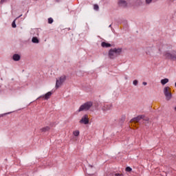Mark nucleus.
I'll use <instances>...</instances> for the list:
<instances>
[{
    "instance_id": "obj_16",
    "label": "nucleus",
    "mask_w": 176,
    "mask_h": 176,
    "mask_svg": "<svg viewBox=\"0 0 176 176\" xmlns=\"http://www.w3.org/2000/svg\"><path fill=\"white\" fill-rule=\"evenodd\" d=\"M79 134H80L79 131H74L73 132V135H74L75 137H78Z\"/></svg>"
},
{
    "instance_id": "obj_25",
    "label": "nucleus",
    "mask_w": 176,
    "mask_h": 176,
    "mask_svg": "<svg viewBox=\"0 0 176 176\" xmlns=\"http://www.w3.org/2000/svg\"><path fill=\"white\" fill-rule=\"evenodd\" d=\"M142 84L144 85V86H146L147 85L146 82H143Z\"/></svg>"
},
{
    "instance_id": "obj_7",
    "label": "nucleus",
    "mask_w": 176,
    "mask_h": 176,
    "mask_svg": "<svg viewBox=\"0 0 176 176\" xmlns=\"http://www.w3.org/2000/svg\"><path fill=\"white\" fill-rule=\"evenodd\" d=\"M146 54L148 56H151L153 53V47H146L145 48Z\"/></svg>"
},
{
    "instance_id": "obj_14",
    "label": "nucleus",
    "mask_w": 176,
    "mask_h": 176,
    "mask_svg": "<svg viewBox=\"0 0 176 176\" xmlns=\"http://www.w3.org/2000/svg\"><path fill=\"white\" fill-rule=\"evenodd\" d=\"M49 130H50V127L49 126H45L41 129V131H43V133H46V131H49Z\"/></svg>"
},
{
    "instance_id": "obj_6",
    "label": "nucleus",
    "mask_w": 176,
    "mask_h": 176,
    "mask_svg": "<svg viewBox=\"0 0 176 176\" xmlns=\"http://www.w3.org/2000/svg\"><path fill=\"white\" fill-rule=\"evenodd\" d=\"M79 123L81 124H89V116L87 114L84 115L79 121Z\"/></svg>"
},
{
    "instance_id": "obj_24",
    "label": "nucleus",
    "mask_w": 176,
    "mask_h": 176,
    "mask_svg": "<svg viewBox=\"0 0 176 176\" xmlns=\"http://www.w3.org/2000/svg\"><path fill=\"white\" fill-rule=\"evenodd\" d=\"M7 0H1L0 3H3V2H6Z\"/></svg>"
},
{
    "instance_id": "obj_3",
    "label": "nucleus",
    "mask_w": 176,
    "mask_h": 176,
    "mask_svg": "<svg viewBox=\"0 0 176 176\" xmlns=\"http://www.w3.org/2000/svg\"><path fill=\"white\" fill-rule=\"evenodd\" d=\"M65 80H67V76L65 75H63L60 77L58 78L56 81V89L61 87V86H63V84L64 83V82H65Z\"/></svg>"
},
{
    "instance_id": "obj_4",
    "label": "nucleus",
    "mask_w": 176,
    "mask_h": 176,
    "mask_svg": "<svg viewBox=\"0 0 176 176\" xmlns=\"http://www.w3.org/2000/svg\"><path fill=\"white\" fill-rule=\"evenodd\" d=\"M165 56L168 60H171L172 61H176V51L173 50L172 52H166L165 54Z\"/></svg>"
},
{
    "instance_id": "obj_23",
    "label": "nucleus",
    "mask_w": 176,
    "mask_h": 176,
    "mask_svg": "<svg viewBox=\"0 0 176 176\" xmlns=\"http://www.w3.org/2000/svg\"><path fill=\"white\" fill-rule=\"evenodd\" d=\"M152 2V0H146V3H151Z\"/></svg>"
},
{
    "instance_id": "obj_17",
    "label": "nucleus",
    "mask_w": 176,
    "mask_h": 176,
    "mask_svg": "<svg viewBox=\"0 0 176 176\" xmlns=\"http://www.w3.org/2000/svg\"><path fill=\"white\" fill-rule=\"evenodd\" d=\"M12 28H16V20L13 21L12 23Z\"/></svg>"
},
{
    "instance_id": "obj_26",
    "label": "nucleus",
    "mask_w": 176,
    "mask_h": 176,
    "mask_svg": "<svg viewBox=\"0 0 176 176\" xmlns=\"http://www.w3.org/2000/svg\"><path fill=\"white\" fill-rule=\"evenodd\" d=\"M115 175H116V176H121L122 175H120V174H119V173H116Z\"/></svg>"
},
{
    "instance_id": "obj_13",
    "label": "nucleus",
    "mask_w": 176,
    "mask_h": 176,
    "mask_svg": "<svg viewBox=\"0 0 176 176\" xmlns=\"http://www.w3.org/2000/svg\"><path fill=\"white\" fill-rule=\"evenodd\" d=\"M161 83L163 85H166V83H168V78H164L161 80Z\"/></svg>"
},
{
    "instance_id": "obj_21",
    "label": "nucleus",
    "mask_w": 176,
    "mask_h": 176,
    "mask_svg": "<svg viewBox=\"0 0 176 176\" xmlns=\"http://www.w3.org/2000/svg\"><path fill=\"white\" fill-rule=\"evenodd\" d=\"M131 170H132L131 168L129 166L126 168V171L130 172V171H131Z\"/></svg>"
},
{
    "instance_id": "obj_8",
    "label": "nucleus",
    "mask_w": 176,
    "mask_h": 176,
    "mask_svg": "<svg viewBox=\"0 0 176 176\" xmlns=\"http://www.w3.org/2000/svg\"><path fill=\"white\" fill-rule=\"evenodd\" d=\"M118 5H119V6H121L122 8H127V1H126L124 0H119Z\"/></svg>"
},
{
    "instance_id": "obj_28",
    "label": "nucleus",
    "mask_w": 176,
    "mask_h": 176,
    "mask_svg": "<svg viewBox=\"0 0 176 176\" xmlns=\"http://www.w3.org/2000/svg\"><path fill=\"white\" fill-rule=\"evenodd\" d=\"M22 15H20L19 16L17 17V19H20V17H21Z\"/></svg>"
},
{
    "instance_id": "obj_5",
    "label": "nucleus",
    "mask_w": 176,
    "mask_h": 176,
    "mask_svg": "<svg viewBox=\"0 0 176 176\" xmlns=\"http://www.w3.org/2000/svg\"><path fill=\"white\" fill-rule=\"evenodd\" d=\"M168 89H170V87H166L164 89V94L166 97V101H170V100H171V98H173V94H171V92L168 91Z\"/></svg>"
},
{
    "instance_id": "obj_29",
    "label": "nucleus",
    "mask_w": 176,
    "mask_h": 176,
    "mask_svg": "<svg viewBox=\"0 0 176 176\" xmlns=\"http://www.w3.org/2000/svg\"><path fill=\"white\" fill-rule=\"evenodd\" d=\"M174 111L176 112V107H174Z\"/></svg>"
},
{
    "instance_id": "obj_12",
    "label": "nucleus",
    "mask_w": 176,
    "mask_h": 176,
    "mask_svg": "<svg viewBox=\"0 0 176 176\" xmlns=\"http://www.w3.org/2000/svg\"><path fill=\"white\" fill-rule=\"evenodd\" d=\"M101 46L102 47H111V46H112V45L110 43L102 42L101 44Z\"/></svg>"
},
{
    "instance_id": "obj_1",
    "label": "nucleus",
    "mask_w": 176,
    "mask_h": 176,
    "mask_svg": "<svg viewBox=\"0 0 176 176\" xmlns=\"http://www.w3.org/2000/svg\"><path fill=\"white\" fill-rule=\"evenodd\" d=\"M120 53H122V48H114L109 51L108 55L109 58L113 59L118 57V56H120Z\"/></svg>"
},
{
    "instance_id": "obj_19",
    "label": "nucleus",
    "mask_w": 176,
    "mask_h": 176,
    "mask_svg": "<svg viewBox=\"0 0 176 176\" xmlns=\"http://www.w3.org/2000/svg\"><path fill=\"white\" fill-rule=\"evenodd\" d=\"M94 9L95 10H98V5L95 4V5H94Z\"/></svg>"
},
{
    "instance_id": "obj_22",
    "label": "nucleus",
    "mask_w": 176,
    "mask_h": 176,
    "mask_svg": "<svg viewBox=\"0 0 176 176\" xmlns=\"http://www.w3.org/2000/svg\"><path fill=\"white\" fill-rule=\"evenodd\" d=\"M143 120H144L145 122H148L149 121V118H144Z\"/></svg>"
},
{
    "instance_id": "obj_31",
    "label": "nucleus",
    "mask_w": 176,
    "mask_h": 176,
    "mask_svg": "<svg viewBox=\"0 0 176 176\" xmlns=\"http://www.w3.org/2000/svg\"><path fill=\"white\" fill-rule=\"evenodd\" d=\"M170 1H174V0H170Z\"/></svg>"
},
{
    "instance_id": "obj_20",
    "label": "nucleus",
    "mask_w": 176,
    "mask_h": 176,
    "mask_svg": "<svg viewBox=\"0 0 176 176\" xmlns=\"http://www.w3.org/2000/svg\"><path fill=\"white\" fill-rule=\"evenodd\" d=\"M133 85L135 86H137V85H138V80H133Z\"/></svg>"
},
{
    "instance_id": "obj_27",
    "label": "nucleus",
    "mask_w": 176,
    "mask_h": 176,
    "mask_svg": "<svg viewBox=\"0 0 176 176\" xmlns=\"http://www.w3.org/2000/svg\"><path fill=\"white\" fill-rule=\"evenodd\" d=\"M9 113H12V112L7 113H6L5 115H9Z\"/></svg>"
},
{
    "instance_id": "obj_11",
    "label": "nucleus",
    "mask_w": 176,
    "mask_h": 176,
    "mask_svg": "<svg viewBox=\"0 0 176 176\" xmlns=\"http://www.w3.org/2000/svg\"><path fill=\"white\" fill-rule=\"evenodd\" d=\"M52 92L49 91L47 94H45L43 97H44L45 100H49L50 97L52 96Z\"/></svg>"
},
{
    "instance_id": "obj_10",
    "label": "nucleus",
    "mask_w": 176,
    "mask_h": 176,
    "mask_svg": "<svg viewBox=\"0 0 176 176\" xmlns=\"http://www.w3.org/2000/svg\"><path fill=\"white\" fill-rule=\"evenodd\" d=\"M21 58L20 55L15 54L12 56V59L14 60V61H19Z\"/></svg>"
},
{
    "instance_id": "obj_18",
    "label": "nucleus",
    "mask_w": 176,
    "mask_h": 176,
    "mask_svg": "<svg viewBox=\"0 0 176 176\" xmlns=\"http://www.w3.org/2000/svg\"><path fill=\"white\" fill-rule=\"evenodd\" d=\"M48 23H49V24H52V23H53V19L52 18H49L48 19Z\"/></svg>"
},
{
    "instance_id": "obj_30",
    "label": "nucleus",
    "mask_w": 176,
    "mask_h": 176,
    "mask_svg": "<svg viewBox=\"0 0 176 176\" xmlns=\"http://www.w3.org/2000/svg\"><path fill=\"white\" fill-rule=\"evenodd\" d=\"M42 98V96L38 97V98Z\"/></svg>"
},
{
    "instance_id": "obj_2",
    "label": "nucleus",
    "mask_w": 176,
    "mask_h": 176,
    "mask_svg": "<svg viewBox=\"0 0 176 176\" xmlns=\"http://www.w3.org/2000/svg\"><path fill=\"white\" fill-rule=\"evenodd\" d=\"M92 107H93V102L91 101L87 102L80 107L78 109V112H82L83 111H89V109H90V108H91Z\"/></svg>"
},
{
    "instance_id": "obj_9",
    "label": "nucleus",
    "mask_w": 176,
    "mask_h": 176,
    "mask_svg": "<svg viewBox=\"0 0 176 176\" xmlns=\"http://www.w3.org/2000/svg\"><path fill=\"white\" fill-rule=\"evenodd\" d=\"M144 118H145V116H144V115L138 116L136 118H134L133 119H132L131 122H140V120H141V119H144Z\"/></svg>"
},
{
    "instance_id": "obj_15",
    "label": "nucleus",
    "mask_w": 176,
    "mask_h": 176,
    "mask_svg": "<svg viewBox=\"0 0 176 176\" xmlns=\"http://www.w3.org/2000/svg\"><path fill=\"white\" fill-rule=\"evenodd\" d=\"M33 43H39V40L36 37H33L32 39Z\"/></svg>"
}]
</instances>
